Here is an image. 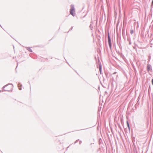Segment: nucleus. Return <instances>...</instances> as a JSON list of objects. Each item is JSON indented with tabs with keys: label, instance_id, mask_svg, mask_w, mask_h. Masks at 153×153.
<instances>
[{
	"label": "nucleus",
	"instance_id": "nucleus-11",
	"mask_svg": "<svg viewBox=\"0 0 153 153\" xmlns=\"http://www.w3.org/2000/svg\"><path fill=\"white\" fill-rule=\"evenodd\" d=\"M19 90H21V88H20V87H19Z\"/></svg>",
	"mask_w": 153,
	"mask_h": 153
},
{
	"label": "nucleus",
	"instance_id": "nucleus-6",
	"mask_svg": "<svg viewBox=\"0 0 153 153\" xmlns=\"http://www.w3.org/2000/svg\"><path fill=\"white\" fill-rule=\"evenodd\" d=\"M130 33L131 34H132L133 33V31L132 30H131Z\"/></svg>",
	"mask_w": 153,
	"mask_h": 153
},
{
	"label": "nucleus",
	"instance_id": "nucleus-1",
	"mask_svg": "<svg viewBox=\"0 0 153 153\" xmlns=\"http://www.w3.org/2000/svg\"><path fill=\"white\" fill-rule=\"evenodd\" d=\"M4 88L5 90L7 91H10L12 90V86L10 85H7L5 86Z\"/></svg>",
	"mask_w": 153,
	"mask_h": 153
},
{
	"label": "nucleus",
	"instance_id": "nucleus-12",
	"mask_svg": "<svg viewBox=\"0 0 153 153\" xmlns=\"http://www.w3.org/2000/svg\"><path fill=\"white\" fill-rule=\"evenodd\" d=\"M101 68H100V71H101Z\"/></svg>",
	"mask_w": 153,
	"mask_h": 153
},
{
	"label": "nucleus",
	"instance_id": "nucleus-3",
	"mask_svg": "<svg viewBox=\"0 0 153 153\" xmlns=\"http://www.w3.org/2000/svg\"><path fill=\"white\" fill-rule=\"evenodd\" d=\"M108 41L110 47L111 48V42L110 39V38L108 39Z\"/></svg>",
	"mask_w": 153,
	"mask_h": 153
},
{
	"label": "nucleus",
	"instance_id": "nucleus-4",
	"mask_svg": "<svg viewBox=\"0 0 153 153\" xmlns=\"http://www.w3.org/2000/svg\"><path fill=\"white\" fill-rule=\"evenodd\" d=\"M147 71H149L150 70H151V68L150 67V65H148L147 66Z\"/></svg>",
	"mask_w": 153,
	"mask_h": 153
},
{
	"label": "nucleus",
	"instance_id": "nucleus-9",
	"mask_svg": "<svg viewBox=\"0 0 153 153\" xmlns=\"http://www.w3.org/2000/svg\"><path fill=\"white\" fill-rule=\"evenodd\" d=\"M152 85H153V79H152Z\"/></svg>",
	"mask_w": 153,
	"mask_h": 153
},
{
	"label": "nucleus",
	"instance_id": "nucleus-13",
	"mask_svg": "<svg viewBox=\"0 0 153 153\" xmlns=\"http://www.w3.org/2000/svg\"><path fill=\"white\" fill-rule=\"evenodd\" d=\"M19 84H18V86H19Z\"/></svg>",
	"mask_w": 153,
	"mask_h": 153
},
{
	"label": "nucleus",
	"instance_id": "nucleus-5",
	"mask_svg": "<svg viewBox=\"0 0 153 153\" xmlns=\"http://www.w3.org/2000/svg\"><path fill=\"white\" fill-rule=\"evenodd\" d=\"M126 123H127V125L128 127V128L129 129V124L128 121H127L126 122Z\"/></svg>",
	"mask_w": 153,
	"mask_h": 153
},
{
	"label": "nucleus",
	"instance_id": "nucleus-8",
	"mask_svg": "<svg viewBox=\"0 0 153 153\" xmlns=\"http://www.w3.org/2000/svg\"><path fill=\"white\" fill-rule=\"evenodd\" d=\"M28 50L30 51V52H32L31 49H30V48H29V49Z\"/></svg>",
	"mask_w": 153,
	"mask_h": 153
},
{
	"label": "nucleus",
	"instance_id": "nucleus-10",
	"mask_svg": "<svg viewBox=\"0 0 153 153\" xmlns=\"http://www.w3.org/2000/svg\"><path fill=\"white\" fill-rule=\"evenodd\" d=\"M152 4L153 5V0H152Z\"/></svg>",
	"mask_w": 153,
	"mask_h": 153
},
{
	"label": "nucleus",
	"instance_id": "nucleus-2",
	"mask_svg": "<svg viewBox=\"0 0 153 153\" xmlns=\"http://www.w3.org/2000/svg\"><path fill=\"white\" fill-rule=\"evenodd\" d=\"M70 14L73 15V16H74L75 14V11L74 9V7L71 6V7L70 11Z\"/></svg>",
	"mask_w": 153,
	"mask_h": 153
},
{
	"label": "nucleus",
	"instance_id": "nucleus-7",
	"mask_svg": "<svg viewBox=\"0 0 153 153\" xmlns=\"http://www.w3.org/2000/svg\"><path fill=\"white\" fill-rule=\"evenodd\" d=\"M110 36H109V33H108V39H110Z\"/></svg>",
	"mask_w": 153,
	"mask_h": 153
}]
</instances>
